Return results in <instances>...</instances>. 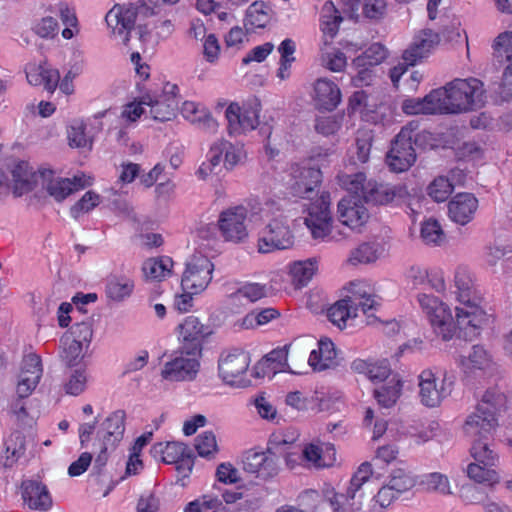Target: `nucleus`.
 <instances>
[{"label":"nucleus","mask_w":512,"mask_h":512,"mask_svg":"<svg viewBox=\"0 0 512 512\" xmlns=\"http://www.w3.org/2000/svg\"><path fill=\"white\" fill-rule=\"evenodd\" d=\"M505 397L495 389L487 390L474 411L463 424L464 434L472 441L487 439L498 425V414L504 407Z\"/></svg>","instance_id":"obj_1"},{"label":"nucleus","mask_w":512,"mask_h":512,"mask_svg":"<svg viewBox=\"0 0 512 512\" xmlns=\"http://www.w3.org/2000/svg\"><path fill=\"white\" fill-rule=\"evenodd\" d=\"M262 213L268 223L258 239V251L265 254L291 248L294 245V235L280 205L275 201H268L264 204Z\"/></svg>","instance_id":"obj_2"},{"label":"nucleus","mask_w":512,"mask_h":512,"mask_svg":"<svg viewBox=\"0 0 512 512\" xmlns=\"http://www.w3.org/2000/svg\"><path fill=\"white\" fill-rule=\"evenodd\" d=\"M443 89L449 114L471 111L484 103L483 83L476 78L455 79Z\"/></svg>","instance_id":"obj_3"},{"label":"nucleus","mask_w":512,"mask_h":512,"mask_svg":"<svg viewBox=\"0 0 512 512\" xmlns=\"http://www.w3.org/2000/svg\"><path fill=\"white\" fill-rule=\"evenodd\" d=\"M417 303L428 319L433 331L444 341L451 340L456 333V324L451 309L438 297L425 292L416 297Z\"/></svg>","instance_id":"obj_4"},{"label":"nucleus","mask_w":512,"mask_h":512,"mask_svg":"<svg viewBox=\"0 0 512 512\" xmlns=\"http://www.w3.org/2000/svg\"><path fill=\"white\" fill-rule=\"evenodd\" d=\"M338 182L351 195L347 198L364 200L365 203L386 204L393 200L395 194L389 188L378 185L375 181H367L362 172L340 174Z\"/></svg>","instance_id":"obj_5"},{"label":"nucleus","mask_w":512,"mask_h":512,"mask_svg":"<svg viewBox=\"0 0 512 512\" xmlns=\"http://www.w3.org/2000/svg\"><path fill=\"white\" fill-rule=\"evenodd\" d=\"M250 356L241 349L223 352L218 360V375L221 380L231 387L245 388L251 381L247 377Z\"/></svg>","instance_id":"obj_6"},{"label":"nucleus","mask_w":512,"mask_h":512,"mask_svg":"<svg viewBox=\"0 0 512 512\" xmlns=\"http://www.w3.org/2000/svg\"><path fill=\"white\" fill-rule=\"evenodd\" d=\"M418 398L428 408L438 407L453 388V381L445 373L439 377L432 369H424L418 376Z\"/></svg>","instance_id":"obj_7"},{"label":"nucleus","mask_w":512,"mask_h":512,"mask_svg":"<svg viewBox=\"0 0 512 512\" xmlns=\"http://www.w3.org/2000/svg\"><path fill=\"white\" fill-rule=\"evenodd\" d=\"M190 350L179 348L175 351L162 370L161 377L170 382L193 381L200 368L199 356Z\"/></svg>","instance_id":"obj_8"},{"label":"nucleus","mask_w":512,"mask_h":512,"mask_svg":"<svg viewBox=\"0 0 512 512\" xmlns=\"http://www.w3.org/2000/svg\"><path fill=\"white\" fill-rule=\"evenodd\" d=\"M213 271L214 264L207 256L194 254L187 262L182 275V290L192 293L203 292L212 280Z\"/></svg>","instance_id":"obj_9"},{"label":"nucleus","mask_w":512,"mask_h":512,"mask_svg":"<svg viewBox=\"0 0 512 512\" xmlns=\"http://www.w3.org/2000/svg\"><path fill=\"white\" fill-rule=\"evenodd\" d=\"M413 130L403 127L391 143L386 155V163L396 173L407 171L416 161V152L412 142Z\"/></svg>","instance_id":"obj_10"},{"label":"nucleus","mask_w":512,"mask_h":512,"mask_svg":"<svg viewBox=\"0 0 512 512\" xmlns=\"http://www.w3.org/2000/svg\"><path fill=\"white\" fill-rule=\"evenodd\" d=\"M291 193L300 198H310L322 182V172L311 162L292 164L289 168Z\"/></svg>","instance_id":"obj_11"},{"label":"nucleus","mask_w":512,"mask_h":512,"mask_svg":"<svg viewBox=\"0 0 512 512\" xmlns=\"http://www.w3.org/2000/svg\"><path fill=\"white\" fill-rule=\"evenodd\" d=\"M43 180L42 186L45 191L57 202L65 200L69 195L91 185L90 177L86 175H75L72 179L55 176L54 172L45 169L40 172Z\"/></svg>","instance_id":"obj_12"},{"label":"nucleus","mask_w":512,"mask_h":512,"mask_svg":"<svg viewBox=\"0 0 512 512\" xmlns=\"http://www.w3.org/2000/svg\"><path fill=\"white\" fill-rule=\"evenodd\" d=\"M330 203V194L324 192L308 208L305 224L314 239L324 240L331 233L332 217L329 209Z\"/></svg>","instance_id":"obj_13"},{"label":"nucleus","mask_w":512,"mask_h":512,"mask_svg":"<svg viewBox=\"0 0 512 512\" xmlns=\"http://www.w3.org/2000/svg\"><path fill=\"white\" fill-rule=\"evenodd\" d=\"M176 89L175 85L167 84L161 94L149 92L142 95V103L147 106L148 117L159 122L170 121L177 108L174 95Z\"/></svg>","instance_id":"obj_14"},{"label":"nucleus","mask_w":512,"mask_h":512,"mask_svg":"<svg viewBox=\"0 0 512 512\" xmlns=\"http://www.w3.org/2000/svg\"><path fill=\"white\" fill-rule=\"evenodd\" d=\"M246 218L247 209L242 205L222 211L219 215L218 226L223 238L234 243L244 241L248 236Z\"/></svg>","instance_id":"obj_15"},{"label":"nucleus","mask_w":512,"mask_h":512,"mask_svg":"<svg viewBox=\"0 0 512 512\" xmlns=\"http://www.w3.org/2000/svg\"><path fill=\"white\" fill-rule=\"evenodd\" d=\"M138 15V7L129 5H115L106 14V22L111 28L115 37L127 45L130 39V33L134 29L136 18Z\"/></svg>","instance_id":"obj_16"},{"label":"nucleus","mask_w":512,"mask_h":512,"mask_svg":"<svg viewBox=\"0 0 512 512\" xmlns=\"http://www.w3.org/2000/svg\"><path fill=\"white\" fill-rule=\"evenodd\" d=\"M491 315L488 314L481 303H471L463 307L456 308V328L464 331L465 337L472 339L480 334L490 321Z\"/></svg>","instance_id":"obj_17"},{"label":"nucleus","mask_w":512,"mask_h":512,"mask_svg":"<svg viewBox=\"0 0 512 512\" xmlns=\"http://www.w3.org/2000/svg\"><path fill=\"white\" fill-rule=\"evenodd\" d=\"M225 118L228 122L230 135H237L251 131L259 123V109L257 106H243L232 102L225 111Z\"/></svg>","instance_id":"obj_18"},{"label":"nucleus","mask_w":512,"mask_h":512,"mask_svg":"<svg viewBox=\"0 0 512 512\" xmlns=\"http://www.w3.org/2000/svg\"><path fill=\"white\" fill-rule=\"evenodd\" d=\"M209 334L208 328L195 316H188L179 325L180 348L192 354H201L202 341Z\"/></svg>","instance_id":"obj_19"},{"label":"nucleus","mask_w":512,"mask_h":512,"mask_svg":"<svg viewBox=\"0 0 512 512\" xmlns=\"http://www.w3.org/2000/svg\"><path fill=\"white\" fill-rule=\"evenodd\" d=\"M453 293L455 299L463 306L483 301L476 288L473 273L465 266H459L455 271Z\"/></svg>","instance_id":"obj_20"},{"label":"nucleus","mask_w":512,"mask_h":512,"mask_svg":"<svg viewBox=\"0 0 512 512\" xmlns=\"http://www.w3.org/2000/svg\"><path fill=\"white\" fill-rule=\"evenodd\" d=\"M439 42L440 37L437 33L431 29H424L414 36L412 43L404 50L402 59L408 64H417L427 57Z\"/></svg>","instance_id":"obj_21"},{"label":"nucleus","mask_w":512,"mask_h":512,"mask_svg":"<svg viewBox=\"0 0 512 512\" xmlns=\"http://www.w3.org/2000/svg\"><path fill=\"white\" fill-rule=\"evenodd\" d=\"M304 467L325 468L332 466L336 461V451L331 443L311 442L302 448Z\"/></svg>","instance_id":"obj_22"},{"label":"nucleus","mask_w":512,"mask_h":512,"mask_svg":"<svg viewBox=\"0 0 512 512\" xmlns=\"http://www.w3.org/2000/svg\"><path fill=\"white\" fill-rule=\"evenodd\" d=\"M407 282L415 289L427 288L437 293L446 290L443 273L436 270H428L419 265H413L406 271Z\"/></svg>","instance_id":"obj_23"},{"label":"nucleus","mask_w":512,"mask_h":512,"mask_svg":"<svg viewBox=\"0 0 512 512\" xmlns=\"http://www.w3.org/2000/svg\"><path fill=\"white\" fill-rule=\"evenodd\" d=\"M21 495L30 509L46 511L52 506V498L47 486L36 479L24 480L21 484Z\"/></svg>","instance_id":"obj_24"},{"label":"nucleus","mask_w":512,"mask_h":512,"mask_svg":"<svg viewBox=\"0 0 512 512\" xmlns=\"http://www.w3.org/2000/svg\"><path fill=\"white\" fill-rule=\"evenodd\" d=\"M26 78L33 86H43L44 89L53 93L58 87L60 73L47 62L28 63L25 67Z\"/></svg>","instance_id":"obj_25"},{"label":"nucleus","mask_w":512,"mask_h":512,"mask_svg":"<svg viewBox=\"0 0 512 512\" xmlns=\"http://www.w3.org/2000/svg\"><path fill=\"white\" fill-rule=\"evenodd\" d=\"M308 364L314 371L336 368L340 364L338 351L329 338H321L317 348L310 352Z\"/></svg>","instance_id":"obj_26"},{"label":"nucleus","mask_w":512,"mask_h":512,"mask_svg":"<svg viewBox=\"0 0 512 512\" xmlns=\"http://www.w3.org/2000/svg\"><path fill=\"white\" fill-rule=\"evenodd\" d=\"M478 199L471 193H458L448 203L449 218L460 225L469 223L477 211Z\"/></svg>","instance_id":"obj_27"},{"label":"nucleus","mask_w":512,"mask_h":512,"mask_svg":"<svg viewBox=\"0 0 512 512\" xmlns=\"http://www.w3.org/2000/svg\"><path fill=\"white\" fill-rule=\"evenodd\" d=\"M363 202L365 201L352 198H343L339 201L338 213L342 224L351 229H358L367 222L369 213Z\"/></svg>","instance_id":"obj_28"},{"label":"nucleus","mask_w":512,"mask_h":512,"mask_svg":"<svg viewBox=\"0 0 512 512\" xmlns=\"http://www.w3.org/2000/svg\"><path fill=\"white\" fill-rule=\"evenodd\" d=\"M313 99L318 109L332 111L341 101V92L333 81L320 78L314 84Z\"/></svg>","instance_id":"obj_29"},{"label":"nucleus","mask_w":512,"mask_h":512,"mask_svg":"<svg viewBox=\"0 0 512 512\" xmlns=\"http://www.w3.org/2000/svg\"><path fill=\"white\" fill-rule=\"evenodd\" d=\"M126 414L123 410L111 413L100 425L97 436L106 444L114 446L119 442L125 431Z\"/></svg>","instance_id":"obj_30"},{"label":"nucleus","mask_w":512,"mask_h":512,"mask_svg":"<svg viewBox=\"0 0 512 512\" xmlns=\"http://www.w3.org/2000/svg\"><path fill=\"white\" fill-rule=\"evenodd\" d=\"M181 114L186 120L205 131L215 132L217 130V121L212 117L209 110L199 103L185 101L181 107Z\"/></svg>","instance_id":"obj_31"},{"label":"nucleus","mask_w":512,"mask_h":512,"mask_svg":"<svg viewBox=\"0 0 512 512\" xmlns=\"http://www.w3.org/2000/svg\"><path fill=\"white\" fill-rule=\"evenodd\" d=\"M4 450L0 455V465L12 468L26 452V438L20 431H13L4 440Z\"/></svg>","instance_id":"obj_32"},{"label":"nucleus","mask_w":512,"mask_h":512,"mask_svg":"<svg viewBox=\"0 0 512 512\" xmlns=\"http://www.w3.org/2000/svg\"><path fill=\"white\" fill-rule=\"evenodd\" d=\"M10 173L12 176V187L17 196H21L34 188L36 175L28 162L23 160L13 162L10 167Z\"/></svg>","instance_id":"obj_33"},{"label":"nucleus","mask_w":512,"mask_h":512,"mask_svg":"<svg viewBox=\"0 0 512 512\" xmlns=\"http://www.w3.org/2000/svg\"><path fill=\"white\" fill-rule=\"evenodd\" d=\"M243 468L248 473L266 477L270 475L274 469L276 470V464L273 458L265 452L249 451L244 456Z\"/></svg>","instance_id":"obj_34"},{"label":"nucleus","mask_w":512,"mask_h":512,"mask_svg":"<svg viewBox=\"0 0 512 512\" xmlns=\"http://www.w3.org/2000/svg\"><path fill=\"white\" fill-rule=\"evenodd\" d=\"M50 13L58 15L61 22L65 26L62 30V37L64 39H72L79 32L78 19L76 16L75 8L67 2H58L48 8Z\"/></svg>","instance_id":"obj_35"},{"label":"nucleus","mask_w":512,"mask_h":512,"mask_svg":"<svg viewBox=\"0 0 512 512\" xmlns=\"http://www.w3.org/2000/svg\"><path fill=\"white\" fill-rule=\"evenodd\" d=\"M342 20L343 18L334 3L326 1L320 12V29L325 39L332 40L337 35Z\"/></svg>","instance_id":"obj_36"},{"label":"nucleus","mask_w":512,"mask_h":512,"mask_svg":"<svg viewBox=\"0 0 512 512\" xmlns=\"http://www.w3.org/2000/svg\"><path fill=\"white\" fill-rule=\"evenodd\" d=\"M134 289V282L124 274L110 275L106 283V296L115 302L128 298Z\"/></svg>","instance_id":"obj_37"},{"label":"nucleus","mask_w":512,"mask_h":512,"mask_svg":"<svg viewBox=\"0 0 512 512\" xmlns=\"http://www.w3.org/2000/svg\"><path fill=\"white\" fill-rule=\"evenodd\" d=\"M172 264L169 257L150 258L144 261L142 272L146 280L161 281L170 275Z\"/></svg>","instance_id":"obj_38"},{"label":"nucleus","mask_w":512,"mask_h":512,"mask_svg":"<svg viewBox=\"0 0 512 512\" xmlns=\"http://www.w3.org/2000/svg\"><path fill=\"white\" fill-rule=\"evenodd\" d=\"M151 453L154 457L161 456L164 463L172 464L184 461L187 455V447L178 442L157 443L153 445Z\"/></svg>","instance_id":"obj_39"},{"label":"nucleus","mask_w":512,"mask_h":512,"mask_svg":"<svg viewBox=\"0 0 512 512\" xmlns=\"http://www.w3.org/2000/svg\"><path fill=\"white\" fill-rule=\"evenodd\" d=\"M325 497L329 501L333 512H356L362 506L363 495H359V499L350 498L346 493H337L333 489L325 492Z\"/></svg>","instance_id":"obj_40"},{"label":"nucleus","mask_w":512,"mask_h":512,"mask_svg":"<svg viewBox=\"0 0 512 512\" xmlns=\"http://www.w3.org/2000/svg\"><path fill=\"white\" fill-rule=\"evenodd\" d=\"M87 350L85 346L70 337L64 336L61 339L60 358L68 367L76 366L84 358V352Z\"/></svg>","instance_id":"obj_41"},{"label":"nucleus","mask_w":512,"mask_h":512,"mask_svg":"<svg viewBox=\"0 0 512 512\" xmlns=\"http://www.w3.org/2000/svg\"><path fill=\"white\" fill-rule=\"evenodd\" d=\"M270 21V7L264 1L253 2L246 11L245 26L264 28Z\"/></svg>","instance_id":"obj_42"},{"label":"nucleus","mask_w":512,"mask_h":512,"mask_svg":"<svg viewBox=\"0 0 512 512\" xmlns=\"http://www.w3.org/2000/svg\"><path fill=\"white\" fill-rule=\"evenodd\" d=\"M491 363L490 353L481 345H474L468 356L461 359V366L465 372L474 369H485Z\"/></svg>","instance_id":"obj_43"},{"label":"nucleus","mask_w":512,"mask_h":512,"mask_svg":"<svg viewBox=\"0 0 512 512\" xmlns=\"http://www.w3.org/2000/svg\"><path fill=\"white\" fill-rule=\"evenodd\" d=\"M402 383L399 379L392 378L386 384L374 390V396L378 403L385 407H392L400 397Z\"/></svg>","instance_id":"obj_44"},{"label":"nucleus","mask_w":512,"mask_h":512,"mask_svg":"<svg viewBox=\"0 0 512 512\" xmlns=\"http://www.w3.org/2000/svg\"><path fill=\"white\" fill-rule=\"evenodd\" d=\"M415 483L412 473L404 468L393 469L386 482L398 496L412 489Z\"/></svg>","instance_id":"obj_45"},{"label":"nucleus","mask_w":512,"mask_h":512,"mask_svg":"<svg viewBox=\"0 0 512 512\" xmlns=\"http://www.w3.org/2000/svg\"><path fill=\"white\" fill-rule=\"evenodd\" d=\"M388 56V51L381 43L371 44L361 55L353 60L354 67L376 66Z\"/></svg>","instance_id":"obj_46"},{"label":"nucleus","mask_w":512,"mask_h":512,"mask_svg":"<svg viewBox=\"0 0 512 512\" xmlns=\"http://www.w3.org/2000/svg\"><path fill=\"white\" fill-rule=\"evenodd\" d=\"M356 308L351 299H342L332 305L328 310L330 321L339 328L346 326V321L351 317H356Z\"/></svg>","instance_id":"obj_47"},{"label":"nucleus","mask_w":512,"mask_h":512,"mask_svg":"<svg viewBox=\"0 0 512 512\" xmlns=\"http://www.w3.org/2000/svg\"><path fill=\"white\" fill-rule=\"evenodd\" d=\"M495 465H483L477 461L467 466V476L480 484H488L492 486L499 481L496 471L493 469Z\"/></svg>","instance_id":"obj_48"},{"label":"nucleus","mask_w":512,"mask_h":512,"mask_svg":"<svg viewBox=\"0 0 512 512\" xmlns=\"http://www.w3.org/2000/svg\"><path fill=\"white\" fill-rule=\"evenodd\" d=\"M317 270L316 259L296 261L290 267V274L298 286L306 285Z\"/></svg>","instance_id":"obj_49"},{"label":"nucleus","mask_w":512,"mask_h":512,"mask_svg":"<svg viewBox=\"0 0 512 512\" xmlns=\"http://www.w3.org/2000/svg\"><path fill=\"white\" fill-rule=\"evenodd\" d=\"M59 29L58 21L51 15L35 18L31 23L32 32L42 39H54Z\"/></svg>","instance_id":"obj_50"},{"label":"nucleus","mask_w":512,"mask_h":512,"mask_svg":"<svg viewBox=\"0 0 512 512\" xmlns=\"http://www.w3.org/2000/svg\"><path fill=\"white\" fill-rule=\"evenodd\" d=\"M399 498L386 483L377 491L368 503L369 512H386Z\"/></svg>","instance_id":"obj_51"},{"label":"nucleus","mask_w":512,"mask_h":512,"mask_svg":"<svg viewBox=\"0 0 512 512\" xmlns=\"http://www.w3.org/2000/svg\"><path fill=\"white\" fill-rule=\"evenodd\" d=\"M189 512H231L217 496L204 495L188 504Z\"/></svg>","instance_id":"obj_52"},{"label":"nucleus","mask_w":512,"mask_h":512,"mask_svg":"<svg viewBox=\"0 0 512 512\" xmlns=\"http://www.w3.org/2000/svg\"><path fill=\"white\" fill-rule=\"evenodd\" d=\"M69 145L76 148H92V138L86 133L83 121L74 120L67 129Z\"/></svg>","instance_id":"obj_53"},{"label":"nucleus","mask_w":512,"mask_h":512,"mask_svg":"<svg viewBox=\"0 0 512 512\" xmlns=\"http://www.w3.org/2000/svg\"><path fill=\"white\" fill-rule=\"evenodd\" d=\"M445 94L446 92L442 87L432 90L429 94L423 97V102L426 108V115L449 114Z\"/></svg>","instance_id":"obj_54"},{"label":"nucleus","mask_w":512,"mask_h":512,"mask_svg":"<svg viewBox=\"0 0 512 512\" xmlns=\"http://www.w3.org/2000/svg\"><path fill=\"white\" fill-rule=\"evenodd\" d=\"M479 439L472 442L470 454L474 461L483 465H496L498 461L497 453L484 441Z\"/></svg>","instance_id":"obj_55"},{"label":"nucleus","mask_w":512,"mask_h":512,"mask_svg":"<svg viewBox=\"0 0 512 512\" xmlns=\"http://www.w3.org/2000/svg\"><path fill=\"white\" fill-rule=\"evenodd\" d=\"M421 238L427 245H441L445 234L440 223L435 219H428L422 223Z\"/></svg>","instance_id":"obj_56"},{"label":"nucleus","mask_w":512,"mask_h":512,"mask_svg":"<svg viewBox=\"0 0 512 512\" xmlns=\"http://www.w3.org/2000/svg\"><path fill=\"white\" fill-rule=\"evenodd\" d=\"M88 381L87 371L85 368H77L72 370L68 375L63 387L67 394L78 396L86 389Z\"/></svg>","instance_id":"obj_57"},{"label":"nucleus","mask_w":512,"mask_h":512,"mask_svg":"<svg viewBox=\"0 0 512 512\" xmlns=\"http://www.w3.org/2000/svg\"><path fill=\"white\" fill-rule=\"evenodd\" d=\"M93 323L92 320H84L77 322L70 328L69 334L65 336L70 337L72 340H76L78 343L88 349L93 339Z\"/></svg>","instance_id":"obj_58"},{"label":"nucleus","mask_w":512,"mask_h":512,"mask_svg":"<svg viewBox=\"0 0 512 512\" xmlns=\"http://www.w3.org/2000/svg\"><path fill=\"white\" fill-rule=\"evenodd\" d=\"M428 195L436 202H444L453 192V183L447 177L435 178L427 188Z\"/></svg>","instance_id":"obj_59"},{"label":"nucleus","mask_w":512,"mask_h":512,"mask_svg":"<svg viewBox=\"0 0 512 512\" xmlns=\"http://www.w3.org/2000/svg\"><path fill=\"white\" fill-rule=\"evenodd\" d=\"M195 448L201 457H214L218 451L215 435L210 431L198 435L195 439Z\"/></svg>","instance_id":"obj_60"},{"label":"nucleus","mask_w":512,"mask_h":512,"mask_svg":"<svg viewBox=\"0 0 512 512\" xmlns=\"http://www.w3.org/2000/svg\"><path fill=\"white\" fill-rule=\"evenodd\" d=\"M100 203V196L93 192L87 191L82 198L77 201L70 209V214L74 219H78L81 215L90 212Z\"/></svg>","instance_id":"obj_61"},{"label":"nucleus","mask_w":512,"mask_h":512,"mask_svg":"<svg viewBox=\"0 0 512 512\" xmlns=\"http://www.w3.org/2000/svg\"><path fill=\"white\" fill-rule=\"evenodd\" d=\"M378 258V249L374 244L363 243L351 252L349 261L352 264L371 263Z\"/></svg>","instance_id":"obj_62"},{"label":"nucleus","mask_w":512,"mask_h":512,"mask_svg":"<svg viewBox=\"0 0 512 512\" xmlns=\"http://www.w3.org/2000/svg\"><path fill=\"white\" fill-rule=\"evenodd\" d=\"M423 484L428 490L438 492L443 495L451 494V487L448 477L444 474L433 472L424 477Z\"/></svg>","instance_id":"obj_63"},{"label":"nucleus","mask_w":512,"mask_h":512,"mask_svg":"<svg viewBox=\"0 0 512 512\" xmlns=\"http://www.w3.org/2000/svg\"><path fill=\"white\" fill-rule=\"evenodd\" d=\"M494 52L499 57H504L507 62L512 63V32L500 33L492 45Z\"/></svg>","instance_id":"obj_64"}]
</instances>
